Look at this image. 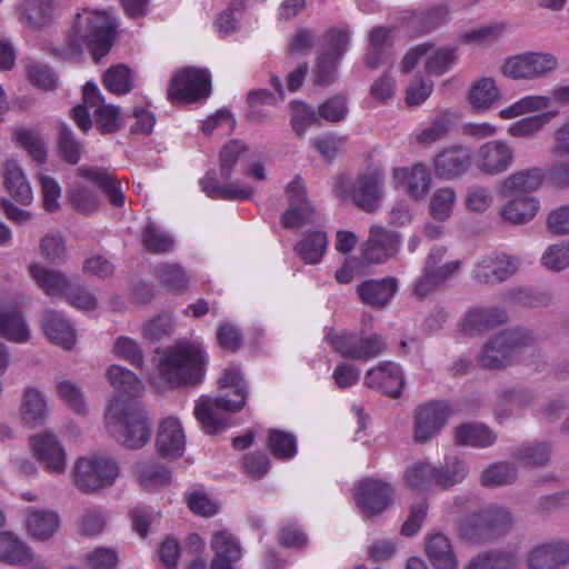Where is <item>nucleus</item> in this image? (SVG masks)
I'll return each instance as SVG.
<instances>
[{
  "mask_svg": "<svg viewBox=\"0 0 569 569\" xmlns=\"http://www.w3.org/2000/svg\"><path fill=\"white\" fill-rule=\"evenodd\" d=\"M326 339L332 350L345 359L358 360V356L363 355L362 352H359L360 350H358L357 347V343L359 342V332H329Z\"/></svg>",
  "mask_w": 569,
  "mask_h": 569,
  "instance_id": "obj_53",
  "label": "nucleus"
},
{
  "mask_svg": "<svg viewBox=\"0 0 569 569\" xmlns=\"http://www.w3.org/2000/svg\"><path fill=\"white\" fill-rule=\"evenodd\" d=\"M519 260L505 253L483 257L472 271V278L483 283H499L511 277L519 267Z\"/></svg>",
  "mask_w": 569,
  "mask_h": 569,
  "instance_id": "obj_15",
  "label": "nucleus"
},
{
  "mask_svg": "<svg viewBox=\"0 0 569 569\" xmlns=\"http://www.w3.org/2000/svg\"><path fill=\"white\" fill-rule=\"evenodd\" d=\"M446 253L447 248L445 246H433L425 260V264L431 266V273L440 281L442 286L453 274L458 273L461 268L460 260H452L442 263Z\"/></svg>",
  "mask_w": 569,
  "mask_h": 569,
  "instance_id": "obj_44",
  "label": "nucleus"
},
{
  "mask_svg": "<svg viewBox=\"0 0 569 569\" xmlns=\"http://www.w3.org/2000/svg\"><path fill=\"white\" fill-rule=\"evenodd\" d=\"M385 173L379 167H369L359 173L356 181L346 174L335 179V192L341 199L350 198L353 203L366 212H375L383 196Z\"/></svg>",
  "mask_w": 569,
  "mask_h": 569,
  "instance_id": "obj_5",
  "label": "nucleus"
},
{
  "mask_svg": "<svg viewBox=\"0 0 569 569\" xmlns=\"http://www.w3.org/2000/svg\"><path fill=\"white\" fill-rule=\"evenodd\" d=\"M452 415L448 401H429L419 406L415 417V439L426 442L438 435Z\"/></svg>",
  "mask_w": 569,
  "mask_h": 569,
  "instance_id": "obj_12",
  "label": "nucleus"
},
{
  "mask_svg": "<svg viewBox=\"0 0 569 569\" xmlns=\"http://www.w3.org/2000/svg\"><path fill=\"white\" fill-rule=\"evenodd\" d=\"M72 29L82 37L96 62L110 52L118 33L114 18L106 11L77 13Z\"/></svg>",
  "mask_w": 569,
  "mask_h": 569,
  "instance_id": "obj_4",
  "label": "nucleus"
},
{
  "mask_svg": "<svg viewBox=\"0 0 569 569\" xmlns=\"http://www.w3.org/2000/svg\"><path fill=\"white\" fill-rule=\"evenodd\" d=\"M450 127V118L447 113L438 114L430 126L421 129L416 134V141L422 146H430L446 137Z\"/></svg>",
  "mask_w": 569,
  "mask_h": 569,
  "instance_id": "obj_60",
  "label": "nucleus"
},
{
  "mask_svg": "<svg viewBox=\"0 0 569 569\" xmlns=\"http://www.w3.org/2000/svg\"><path fill=\"white\" fill-rule=\"evenodd\" d=\"M426 555L435 569H458V560L451 541L441 532L426 538Z\"/></svg>",
  "mask_w": 569,
  "mask_h": 569,
  "instance_id": "obj_25",
  "label": "nucleus"
},
{
  "mask_svg": "<svg viewBox=\"0 0 569 569\" xmlns=\"http://www.w3.org/2000/svg\"><path fill=\"white\" fill-rule=\"evenodd\" d=\"M435 465L419 461L410 465L403 475L405 481L415 491L427 492L435 487Z\"/></svg>",
  "mask_w": 569,
  "mask_h": 569,
  "instance_id": "obj_46",
  "label": "nucleus"
},
{
  "mask_svg": "<svg viewBox=\"0 0 569 569\" xmlns=\"http://www.w3.org/2000/svg\"><path fill=\"white\" fill-rule=\"evenodd\" d=\"M201 190L213 200L242 201L250 199L253 189L237 182L220 184L214 170L208 171L199 181Z\"/></svg>",
  "mask_w": 569,
  "mask_h": 569,
  "instance_id": "obj_23",
  "label": "nucleus"
},
{
  "mask_svg": "<svg viewBox=\"0 0 569 569\" xmlns=\"http://www.w3.org/2000/svg\"><path fill=\"white\" fill-rule=\"evenodd\" d=\"M102 80L106 89L117 96L129 93L133 87L131 70L124 64L110 67Z\"/></svg>",
  "mask_w": 569,
  "mask_h": 569,
  "instance_id": "obj_51",
  "label": "nucleus"
},
{
  "mask_svg": "<svg viewBox=\"0 0 569 569\" xmlns=\"http://www.w3.org/2000/svg\"><path fill=\"white\" fill-rule=\"evenodd\" d=\"M267 448L273 458L278 460H291L298 452V441L295 433L281 430L269 429Z\"/></svg>",
  "mask_w": 569,
  "mask_h": 569,
  "instance_id": "obj_37",
  "label": "nucleus"
},
{
  "mask_svg": "<svg viewBox=\"0 0 569 569\" xmlns=\"http://www.w3.org/2000/svg\"><path fill=\"white\" fill-rule=\"evenodd\" d=\"M501 216L515 224L528 222L533 217V197L512 196V199L502 207Z\"/></svg>",
  "mask_w": 569,
  "mask_h": 569,
  "instance_id": "obj_47",
  "label": "nucleus"
},
{
  "mask_svg": "<svg viewBox=\"0 0 569 569\" xmlns=\"http://www.w3.org/2000/svg\"><path fill=\"white\" fill-rule=\"evenodd\" d=\"M290 107L292 129L298 136H302L311 124L317 122V112L300 100L291 101Z\"/></svg>",
  "mask_w": 569,
  "mask_h": 569,
  "instance_id": "obj_61",
  "label": "nucleus"
},
{
  "mask_svg": "<svg viewBox=\"0 0 569 569\" xmlns=\"http://www.w3.org/2000/svg\"><path fill=\"white\" fill-rule=\"evenodd\" d=\"M433 163L439 178H458L466 173L471 166L470 149L463 146L443 149L435 157Z\"/></svg>",
  "mask_w": 569,
  "mask_h": 569,
  "instance_id": "obj_18",
  "label": "nucleus"
},
{
  "mask_svg": "<svg viewBox=\"0 0 569 569\" xmlns=\"http://www.w3.org/2000/svg\"><path fill=\"white\" fill-rule=\"evenodd\" d=\"M519 565L515 553L490 550L473 556L462 569H519Z\"/></svg>",
  "mask_w": 569,
  "mask_h": 569,
  "instance_id": "obj_32",
  "label": "nucleus"
},
{
  "mask_svg": "<svg viewBox=\"0 0 569 569\" xmlns=\"http://www.w3.org/2000/svg\"><path fill=\"white\" fill-rule=\"evenodd\" d=\"M541 261L543 266L556 271L569 267V240L548 247Z\"/></svg>",
  "mask_w": 569,
  "mask_h": 569,
  "instance_id": "obj_64",
  "label": "nucleus"
},
{
  "mask_svg": "<svg viewBox=\"0 0 569 569\" xmlns=\"http://www.w3.org/2000/svg\"><path fill=\"white\" fill-rule=\"evenodd\" d=\"M68 198L73 210L83 216H91L99 208L98 193L83 184L70 188Z\"/></svg>",
  "mask_w": 569,
  "mask_h": 569,
  "instance_id": "obj_48",
  "label": "nucleus"
},
{
  "mask_svg": "<svg viewBox=\"0 0 569 569\" xmlns=\"http://www.w3.org/2000/svg\"><path fill=\"white\" fill-rule=\"evenodd\" d=\"M248 146L240 139H231L220 150L219 164L220 176L230 180L240 157L248 151Z\"/></svg>",
  "mask_w": 569,
  "mask_h": 569,
  "instance_id": "obj_52",
  "label": "nucleus"
},
{
  "mask_svg": "<svg viewBox=\"0 0 569 569\" xmlns=\"http://www.w3.org/2000/svg\"><path fill=\"white\" fill-rule=\"evenodd\" d=\"M393 488L382 479L367 477L358 481L355 500L361 512L367 517H377L393 502Z\"/></svg>",
  "mask_w": 569,
  "mask_h": 569,
  "instance_id": "obj_11",
  "label": "nucleus"
},
{
  "mask_svg": "<svg viewBox=\"0 0 569 569\" xmlns=\"http://www.w3.org/2000/svg\"><path fill=\"white\" fill-rule=\"evenodd\" d=\"M400 247V234L382 226H372L363 244V259L370 263H383L395 258Z\"/></svg>",
  "mask_w": 569,
  "mask_h": 569,
  "instance_id": "obj_13",
  "label": "nucleus"
},
{
  "mask_svg": "<svg viewBox=\"0 0 569 569\" xmlns=\"http://www.w3.org/2000/svg\"><path fill=\"white\" fill-rule=\"evenodd\" d=\"M3 179L8 192L17 202L23 206L32 202L33 193L30 183L16 161L6 162Z\"/></svg>",
  "mask_w": 569,
  "mask_h": 569,
  "instance_id": "obj_27",
  "label": "nucleus"
},
{
  "mask_svg": "<svg viewBox=\"0 0 569 569\" xmlns=\"http://www.w3.org/2000/svg\"><path fill=\"white\" fill-rule=\"evenodd\" d=\"M97 130L101 134L114 133L121 129L120 108L113 104H101L93 111Z\"/></svg>",
  "mask_w": 569,
  "mask_h": 569,
  "instance_id": "obj_58",
  "label": "nucleus"
},
{
  "mask_svg": "<svg viewBox=\"0 0 569 569\" xmlns=\"http://www.w3.org/2000/svg\"><path fill=\"white\" fill-rule=\"evenodd\" d=\"M513 162L511 148L502 140H492L478 149V167L487 174H499L507 171Z\"/></svg>",
  "mask_w": 569,
  "mask_h": 569,
  "instance_id": "obj_17",
  "label": "nucleus"
},
{
  "mask_svg": "<svg viewBox=\"0 0 569 569\" xmlns=\"http://www.w3.org/2000/svg\"><path fill=\"white\" fill-rule=\"evenodd\" d=\"M142 243L149 252L166 253L173 249L174 240L168 232L160 230L153 223H149L143 229Z\"/></svg>",
  "mask_w": 569,
  "mask_h": 569,
  "instance_id": "obj_56",
  "label": "nucleus"
},
{
  "mask_svg": "<svg viewBox=\"0 0 569 569\" xmlns=\"http://www.w3.org/2000/svg\"><path fill=\"white\" fill-rule=\"evenodd\" d=\"M186 445L183 428L179 419L168 417L159 426L156 446L162 457L177 458L182 456Z\"/></svg>",
  "mask_w": 569,
  "mask_h": 569,
  "instance_id": "obj_21",
  "label": "nucleus"
},
{
  "mask_svg": "<svg viewBox=\"0 0 569 569\" xmlns=\"http://www.w3.org/2000/svg\"><path fill=\"white\" fill-rule=\"evenodd\" d=\"M107 377L110 385L119 393L128 396V399L113 397L104 413L106 425L110 430L120 428V439L124 447L140 449L148 443L151 435L144 410L133 401V398L140 396L143 390L142 381L134 372L119 365H111L107 370Z\"/></svg>",
  "mask_w": 569,
  "mask_h": 569,
  "instance_id": "obj_1",
  "label": "nucleus"
},
{
  "mask_svg": "<svg viewBox=\"0 0 569 569\" xmlns=\"http://www.w3.org/2000/svg\"><path fill=\"white\" fill-rule=\"evenodd\" d=\"M29 272L38 286L51 298L64 296L70 287V281L60 271L31 264Z\"/></svg>",
  "mask_w": 569,
  "mask_h": 569,
  "instance_id": "obj_31",
  "label": "nucleus"
},
{
  "mask_svg": "<svg viewBox=\"0 0 569 569\" xmlns=\"http://www.w3.org/2000/svg\"><path fill=\"white\" fill-rule=\"evenodd\" d=\"M30 446L34 457L44 468L54 473H61L66 469V451L50 432H42L30 438Z\"/></svg>",
  "mask_w": 569,
  "mask_h": 569,
  "instance_id": "obj_16",
  "label": "nucleus"
},
{
  "mask_svg": "<svg viewBox=\"0 0 569 569\" xmlns=\"http://www.w3.org/2000/svg\"><path fill=\"white\" fill-rule=\"evenodd\" d=\"M393 174L396 179H407V192L415 199H422L430 188V173L421 163L415 164L410 170L396 168Z\"/></svg>",
  "mask_w": 569,
  "mask_h": 569,
  "instance_id": "obj_36",
  "label": "nucleus"
},
{
  "mask_svg": "<svg viewBox=\"0 0 569 569\" xmlns=\"http://www.w3.org/2000/svg\"><path fill=\"white\" fill-rule=\"evenodd\" d=\"M517 467L508 461H498L489 465L480 476V483L485 487H501L516 482Z\"/></svg>",
  "mask_w": 569,
  "mask_h": 569,
  "instance_id": "obj_42",
  "label": "nucleus"
},
{
  "mask_svg": "<svg viewBox=\"0 0 569 569\" xmlns=\"http://www.w3.org/2000/svg\"><path fill=\"white\" fill-rule=\"evenodd\" d=\"M455 203V190L449 187L439 188L431 197L429 204L430 214L438 221H445L450 217Z\"/></svg>",
  "mask_w": 569,
  "mask_h": 569,
  "instance_id": "obj_57",
  "label": "nucleus"
},
{
  "mask_svg": "<svg viewBox=\"0 0 569 569\" xmlns=\"http://www.w3.org/2000/svg\"><path fill=\"white\" fill-rule=\"evenodd\" d=\"M32 560V550L11 532L0 533V561L8 565L27 563Z\"/></svg>",
  "mask_w": 569,
  "mask_h": 569,
  "instance_id": "obj_38",
  "label": "nucleus"
},
{
  "mask_svg": "<svg viewBox=\"0 0 569 569\" xmlns=\"http://www.w3.org/2000/svg\"><path fill=\"white\" fill-rule=\"evenodd\" d=\"M0 336L18 343L29 340L28 326L17 306L0 308Z\"/></svg>",
  "mask_w": 569,
  "mask_h": 569,
  "instance_id": "obj_29",
  "label": "nucleus"
},
{
  "mask_svg": "<svg viewBox=\"0 0 569 569\" xmlns=\"http://www.w3.org/2000/svg\"><path fill=\"white\" fill-rule=\"evenodd\" d=\"M119 473L117 462L110 458L92 456L79 458L73 468V481L82 492L96 490L113 485Z\"/></svg>",
  "mask_w": 569,
  "mask_h": 569,
  "instance_id": "obj_10",
  "label": "nucleus"
},
{
  "mask_svg": "<svg viewBox=\"0 0 569 569\" xmlns=\"http://www.w3.org/2000/svg\"><path fill=\"white\" fill-rule=\"evenodd\" d=\"M207 355L199 345L179 342L167 349L158 365L159 377L170 387L196 385L204 376Z\"/></svg>",
  "mask_w": 569,
  "mask_h": 569,
  "instance_id": "obj_3",
  "label": "nucleus"
},
{
  "mask_svg": "<svg viewBox=\"0 0 569 569\" xmlns=\"http://www.w3.org/2000/svg\"><path fill=\"white\" fill-rule=\"evenodd\" d=\"M153 276L168 292L180 295L188 289L189 277L180 263L160 262L154 267Z\"/></svg>",
  "mask_w": 569,
  "mask_h": 569,
  "instance_id": "obj_30",
  "label": "nucleus"
},
{
  "mask_svg": "<svg viewBox=\"0 0 569 569\" xmlns=\"http://www.w3.org/2000/svg\"><path fill=\"white\" fill-rule=\"evenodd\" d=\"M467 473L468 468L463 460L458 457L452 460L446 458L445 465H435V487L449 489L462 482Z\"/></svg>",
  "mask_w": 569,
  "mask_h": 569,
  "instance_id": "obj_39",
  "label": "nucleus"
},
{
  "mask_svg": "<svg viewBox=\"0 0 569 569\" xmlns=\"http://www.w3.org/2000/svg\"><path fill=\"white\" fill-rule=\"evenodd\" d=\"M458 60L456 47H443L437 49L432 54L427 58V70L436 76H441L449 71Z\"/></svg>",
  "mask_w": 569,
  "mask_h": 569,
  "instance_id": "obj_59",
  "label": "nucleus"
},
{
  "mask_svg": "<svg viewBox=\"0 0 569 569\" xmlns=\"http://www.w3.org/2000/svg\"><path fill=\"white\" fill-rule=\"evenodd\" d=\"M499 192L507 196H532L533 192V169L518 171L505 179Z\"/></svg>",
  "mask_w": 569,
  "mask_h": 569,
  "instance_id": "obj_50",
  "label": "nucleus"
},
{
  "mask_svg": "<svg viewBox=\"0 0 569 569\" xmlns=\"http://www.w3.org/2000/svg\"><path fill=\"white\" fill-rule=\"evenodd\" d=\"M365 383L370 389L397 399L405 387L403 371L393 361H382L367 371Z\"/></svg>",
  "mask_w": 569,
  "mask_h": 569,
  "instance_id": "obj_14",
  "label": "nucleus"
},
{
  "mask_svg": "<svg viewBox=\"0 0 569 569\" xmlns=\"http://www.w3.org/2000/svg\"><path fill=\"white\" fill-rule=\"evenodd\" d=\"M511 515L493 507L472 512L459 526L460 537L469 542L486 543L503 535L511 526Z\"/></svg>",
  "mask_w": 569,
  "mask_h": 569,
  "instance_id": "obj_7",
  "label": "nucleus"
},
{
  "mask_svg": "<svg viewBox=\"0 0 569 569\" xmlns=\"http://www.w3.org/2000/svg\"><path fill=\"white\" fill-rule=\"evenodd\" d=\"M42 327L47 337L56 345L70 350L77 341V333L71 323L54 310L43 313Z\"/></svg>",
  "mask_w": 569,
  "mask_h": 569,
  "instance_id": "obj_26",
  "label": "nucleus"
},
{
  "mask_svg": "<svg viewBox=\"0 0 569 569\" xmlns=\"http://www.w3.org/2000/svg\"><path fill=\"white\" fill-rule=\"evenodd\" d=\"M18 11L21 23L40 30L50 22L53 7L52 2H23Z\"/></svg>",
  "mask_w": 569,
  "mask_h": 569,
  "instance_id": "obj_41",
  "label": "nucleus"
},
{
  "mask_svg": "<svg viewBox=\"0 0 569 569\" xmlns=\"http://www.w3.org/2000/svg\"><path fill=\"white\" fill-rule=\"evenodd\" d=\"M328 246L326 232L312 231L296 244L298 256L306 263H317L322 259Z\"/></svg>",
  "mask_w": 569,
  "mask_h": 569,
  "instance_id": "obj_45",
  "label": "nucleus"
},
{
  "mask_svg": "<svg viewBox=\"0 0 569 569\" xmlns=\"http://www.w3.org/2000/svg\"><path fill=\"white\" fill-rule=\"evenodd\" d=\"M398 291V281L393 277L365 280L357 286L360 300L375 309L386 307Z\"/></svg>",
  "mask_w": 569,
  "mask_h": 569,
  "instance_id": "obj_20",
  "label": "nucleus"
},
{
  "mask_svg": "<svg viewBox=\"0 0 569 569\" xmlns=\"http://www.w3.org/2000/svg\"><path fill=\"white\" fill-rule=\"evenodd\" d=\"M496 440V433L482 423H462L456 428L458 445L486 448L492 446Z\"/></svg>",
  "mask_w": 569,
  "mask_h": 569,
  "instance_id": "obj_35",
  "label": "nucleus"
},
{
  "mask_svg": "<svg viewBox=\"0 0 569 569\" xmlns=\"http://www.w3.org/2000/svg\"><path fill=\"white\" fill-rule=\"evenodd\" d=\"M502 72L513 79L529 78L533 74V52L508 59L503 64Z\"/></svg>",
  "mask_w": 569,
  "mask_h": 569,
  "instance_id": "obj_63",
  "label": "nucleus"
},
{
  "mask_svg": "<svg viewBox=\"0 0 569 569\" xmlns=\"http://www.w3.org/2000/svg\"><path fill=\"white\" fill-rule=\"evenodd\" d=\"M569 563V543L555 541L536 548V569H560Z\"/></svg>",
  "mask_w": 569,
  "mask_h": 569,
  "instance_id": "obj_34",
  "label": "nucleus"
},
{
  "mask_svg": "<svg viewBox=\"0 0 569 569\" xmlns=\"http://www.w3.org/2000/svg\"><path fill=\"white\" fill-rule=\"evenodd\" d=\"M57 143L61 159L69 164H77L80 161L83 147L66 123H60L59 126Z\"/></svg>",
  "mask_w": 569,
  "mask_h": 569,
  "instance_id": "obj_54",
  "label": "nucleus"
},
{
  "mask_svg": "<svg viewBox=\"0 0 569 569\" xmlns=\"http://www.w3.org/2000/svg\"><path fill=\"white\" fill-rule=\"evenodd\" d=\"M26 527L34 539L47 541L60 528V518L54 511L34 509L27 515Z\"/></svg>",
  "mask_w": 569,
  "mask_h": 569,
  "instance_id": "obj_28",
  "label": "nucleus"
},
{
  "mask_svg": "<svg viewBox=\"0 0 569 569\" xmlns=\"http://www.w3.org/2000/svg\"><path fill=\"white\" fill-rule=\"evenodd\" d=\"M17 142L24 148L29 156L38 163L47 160V149L42 139L27 129H19L16 132Z\"/></svg>",
  "mask_w": 569,
  "mask_h": 569,
  "instance_id": "obj_62",
  "label": "nucleus"
},
{
  "mask_svg": "<svg viewBox=\"0 0 569 569\" xmlns=\"http://www.w3.org/2000/svg\"><path fill=\"white\" fill-rule=\"evenodd\" d=\"M350 32L348 28H331L322 36V50L317 57L313 70L315 82L326 86L336 79L338 64L348 51Z\"/></svg>",
  "mask_w": 569,
  "mask_h": 569,
  "instance_id": "obj_9",
  "label": "nucleus"
},
{
  "mask_svg": "<svg viewBox=\"0 0 569 569\" xmlns=\"http://www.w3.org/2000/svg\"><path fill=\"white\" fill-rule=\"evenodd\" d=\"M557 103H569V87H560L555 90L553 99L536 97V128L548 121L558 112Z\"/></svg>",
  "mask_w": 569,
  "mask_h": 569,
  "instance_id": "obj_55",
  "label": "nucleus"
},
{
  "mask_svg": "<svg viewBox=\"0 0 569 569\" xmlns=\"http://www.w3.org/2000/svg\"><path fill=\"white\" fill-rule=\"evenodd\" d=\"M211 548L214 557L210 569H234V565L242 557L239 540L228 530L216 532L211 539Z\"/></svg>",
  "mask_w": 569,
  "mask_h": 569,
  "instance_id": "obj_19",
  "label": "nucleus"
},
{
  "mask_svg": "<svg viewBox=\"0 0 569 569\" xmlns=\"http://www.w3.org/2000/svg\"><path fill=\"white\" fill-rule=\"evenodd\" d=\"M220 388L230 390L214 398H201L194 408V417L208 435L222 432L228 422L218 415V410L240 411L247 402L248 387L239 367L229 366L220 379Z\"/></svg>",
  "mask_w": 569,
  "mask_h": 569,
  "instance_id": "obj_2",
  "label": "nucleus"
},
{
  "mask_svg": "<svg viewBox=\"0 0 569 569\" xmlns=\"http://www.w3.org/2000/svg\"><path fill=\"white\" fill-rule=\"evenodd\" d=\"M499 90L491 78L476 81L469 90V101L477 110H487L498 99Z\"/></svg>",
  "mask_w": 569,
  "mask_h": 569,
  "instance_id": "obj_49",
  "label": "nucleus"
},
{
  "mask_svg": "<svg viewBox=\"0 0 569 569\" xmlns=\"http://www.w3.org/2000/svg\"><path fill=\"white\" fill-rule=\"evenodd\" d=\"M390 29L375 27L369 32V48L367 63L371 68H378L387 62V50L391 47Z\"/></svg>",
  "mask_w": 569,
  "mask_h": 569,
  "instance_id": "obj_40",
  "label": "nucleus"
},
{
  "mask_svg": "<svg viewBox=\"0 0 569 569\" xmlns=\"http://www.w3.org/2000/svg\"><path fill=\"white\" fill-rule=\"evenodd\" d=\"M211 94L209 70L187 67L177 70L169 82L167 98L172 104L197 103Z\"/></svg>",
  "mask_w": 569,
  "mask_h": 569,
  "instance_id": "obj_8",
  "label": "nucleus"
},
{
  "mask_svg": "<svg viewBox=\"0 0 569 569\" xmlns=\"http://www.w3.org/2000/svg\"><path fill=\"white\" fill-rule=\"evenodd\" d=\"M140 486L148 492H154L171 481V471L161 465L140 462L137 465Z\"/></svg>",
  "mask_w": 569,
  "mask_h": 569,
  "instance_id": "obj_43",
  "label": "nucleus"
},
{
  "mask_svg": "<svg viewBox=\"0 0 569 569\" xmlns=\"http://www.w3.org/2000/svg\"><path fill=\"white\" fill-rule=\"evenodd\" d=\"M76 172L77 176L96 184L113 207L122 208L124 206L126 196L114 176L103 169L87 166L77 168Z\"/></svg>",
  "mask_w": 569,
  "mask_h": 569,
  "instance_id": "obj_22",
  "label": "nucleus"
},
{
  "mask_svg": "<svg viewBox=\"0 0 569 569\" xmlns=\"http://www.w3.org/2000/svg\"><path fill=\"white\" fill-rule=\"evenodd\" d=\"M20 412L26 426L34 428L42 425L47 417V402L42 393L34 388L26 389Z\"/></svg>",
  "mask_w": 569,
  "mask_h": 569,
  "instance_id": "obj_33",
  "label": "nucleus"
},
{
  "mask_svg": "<svg viewBox=\"0 0 569 569\" xmlns=\"http://www.w3.org/2000/svg\"><path fill=\"white\" fill-rule=\"evenodd\" d=\"M506 319L503 309L497 307L472 308L465 315L460 327L465 333L473 336L503 323Z\"/></svg>",
  "mask_w": 569,
  "mask_h": 569,
  "instance_id": "obj_24",
  "label": "nucleus"
},
{
  "mask_svg": "<svg viewBox=\"0 0 569 569\" xmlns=\"http://www.w3.org/2000/svg\"><path fill=\"white\" fill-rule=\"evenodd\" d=\"M530 330L511 328L491 337L478 355V362L486 369H500L510 363L511 357L532 341Z\"/></svg>",
  "mask_w": 569,
  "mask_h": 569,
  "instance_id": "obj_6",
  "label": "nucleus"
}]
</instances>
